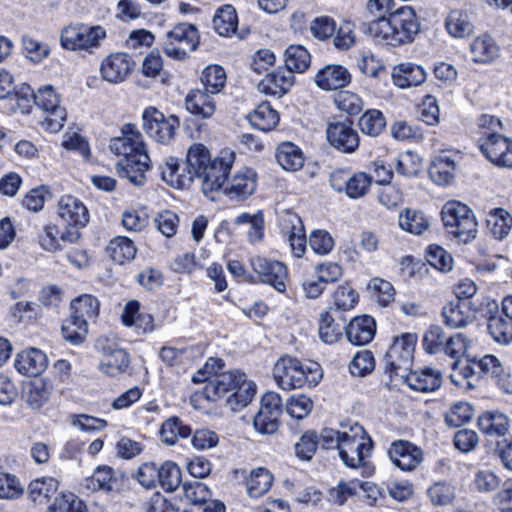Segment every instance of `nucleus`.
<instances>
[{"label": "nucleus", "mask_w": 512, "mask_h": 512, "mask_svg": "<svg viewBox=\"0 0 512 512\" xmlns=\"http://www.w3.org/2000/svg\"><path fill=\"white\" fill-rule=\"evenodd\" d=\"M486 222L492 235L503 240L511 230L512 216L504 208H494L488 212Z\"/></svg>", "instance_id": "obj_39"}, {"label": "nucleus", "mask_w": 512, "mask_h": 512, "mask_svg": "<svg viewBox=\"0 0 512 512\" xmlns=\"http://www.w3.org/2000/svg\"><path fill=\"white\" fill-rule=\"evenodd\" d=\"M191 434V428L183 424L180 418L173 416L168 418L161 426L160 435L163 442L173 445L179 438H187Z\"/></svg>", "instance_id": "obj_48"}, {"label": "nucleus", "mask_w": 512, "mask_h": 512, "mask_svg": "<svg viewBox=\"0 0 512 512\" xmlns=\"http://www.w3.org/2000/svg\"><path fill=\"white\" fill-rule=\"evenodd\" d=\"M419 31L420 23L410 6L393 8L386 19L371 22L367 28L371 37L393 46L412 42Z\"/></svg>", "instance_id": "obj_2"}, {"label": "nucleus", "mask_w": 512, "mask_h": 512, "mask_svg": "<svg viewBox=\"0 0 512 512\" xmlns=\"http://www.w3.org/2000/svg\"><path fill=\"white\" fill-rule=\"evenodd\" d=\"M275 156L279 165L288 171L299 170L304 164L303 152L297 145L291 142L280 144Z\"/></svg>", "instance_id": "obj_37"}, {"label": "nucleus", "mask_w": 512, "mask_h": 512, "mask_svg": "<svg viewBox=\"0 0 512 512\" xmlns=\"http://www.w3.org/2000/svg\"><path fill=\"white\" fill-rule=\"evenodd\" d=\"M272 482V474L267 469L259 467L252 470L246 480L247 492L250 497H261L271 488Z\"/></svg>", "instance_id": "obj_43"}, {"label": "nucleus", "mask_w": 512, "mask_h": 512, "mask_svg": "<svg viewBox=\"0 0 512 512\" xmlns=\"http://www.w3.org/2000/svg\"><path fill=\"white\" fill-rule=\"evenodd\" d=\"M118 483L115 471L106 465L98 466L90 477L84 480V486L91 492H112Z\"/></svg>", "instance_id": "obj_33"}, {"label": "nucleus", "mask_w": 512, "mask_h": 512, "mask_svg": "<svg viewBox=\"0 0 512 512\" xmlns=\"http://www.w3.org/2000/svg\"><path fill=\"white\" fill-rule=\"evenodd\" d=\"M162 179L170 186L176 189H183L193 182L196 178L190 169L186 168L185 162L180 165L177 158L169 157L166 159L161 171Z\"/></svg>", "instance_id": "obj_26"}, {"label": "nucleus", "mask_w": 512, "mask_h": 512, "mask_svg": "<svg viewBox=\"0 0 512 512\" xmlns=\"http://www.w3.org/2000/svg\"><path fill=\"white\" fill-rule=\"evenodd\" d=\"M133 66L134 61L127 53H112L101 62V78L112 84L121 83L129 76Z\"/></svg>", "instance_id": "obj_17"}, {"label": "nucleus", "mask_w": 512, "mask_h": 512, "mask_svg": "<svg viewBox=\"0 0 512 512\" xmlns=\"http://www.w3.org/2000/svg\"><path fill=\"white\" fill-rule=\"evenodd\" d=\"M339 447V457L349 468H362L363 475L369 476L373 472L372 466L366 461L370 456L373 442L365 429L355 423L345 430Z\"/></svg>", "instance_id": "obj_4"}, {"label": "nucleus", "mask_w": 512, "mask_h": 512, "mask_svg": "<svg viewBox=\"0 0 512 512\" xmlns=\"http://www.w3.org/2000/svg\"><path fill=\"white\" fill-rule=\"evenodd\" d=\"M358 126L362 133L376 137L384 130L386 121L379 110L371 109L359 118Z\"/></svg>", "instance_id": "obj_53"}, {"label": "nucleus", "mask_w": 512, "mask_h": 512, "mask_svg": "<svg viewBox=\"0 0 512 512\" xmlns=\"http://www.w3.org/2000/svg\"><path fill=\"white\" fill-rule=\"evenodd\" d=\"M284 229L289 232L288 240L293 254L298 258L302 257L306 250V237L301 218L295 213H287Z\"/></svg>", "instance_id": "obj_32"}, {"label": "nucleus", "mask_w": 512, "mask_h": 512, "mask_svg": "<svg viewBox=\"0 0 512 512\" xmlns=\"http://www.w3.org/2000/svg\"><path fill=\"white\" fill-rule=\"evenodd\" d=\"M472 60L476 63H490L499 57L500 49L490 35L476 37L470 44Z\"/></svg>", "instance_id": "obj_34"}, {"label": "nucleus", "mask_w": 512, "mask_h": 512, "mask_svg": "<svg viewBox=\"0 0 512 512\" xmlns=\"http://www.w3.org/2000/svg\"><path fill=\"white\" fill-rule=\"evenodd\" d=\"M105 38L106 31L101 26L75 24L62 30L60 42L65 49L93 53Z\"/></svg>", "instance_id": "obj_9"}, {"label": "nucleus", "mask_w": 512, "mask_h": 512, "mask_svg": "<svg viewBox=\"0 0 512 512\" xmlns=\"http://www.w3.org/2000/svg\"><path fill=\"white\" fill-rule=\"evenodd\" d=\"M447 335L438 325L430 326L423 337V348L429 354H437L443 352Z\"/></svg>", "instance_id": "obj_58"}, {"label": "nucleus", "mask_w": 512, "mask_h": 512, "mask_svg": "<svg viewBox=\"0 0 512 512\" xmlns=\"http://www.w3.org/2000/svg\"><path fill=\"white\" fill-rule=\"evenodd\" d=\"M422 169V159L412 151L399 154L396 163V171L405 177L416 176Z\"/></svg>", "instance_id": "obj_57"}, {"label": "nucleus", "mask_w": 512, "mask_h": 512, "mask_svg": "<svg viewBox=\"0 0 512 512\" xmlns=\"http://www.w3.org/2000/svg\"><path fill=\"white\" fill-rule=\"evenodd\" d=\"M235 161V153L229 149L222 150L212 159L201 176L202 192L209 196L224 188L228 175Z\"/></svg>", "instance_id": "obj_11"}, {"label": "nucleus", "mask_w": 512, "mask_h": 512, "mask_svg": "<svg viewBox=\"0 0 512 512\" xmlns=\"http://www.w3.org/2000/svg\"><path fill=\"white\" fill-rule=\"evenodd\" d=\"M393 82L401 89L418 86L425 82L426 72L423 67L412 63H401L393 69Z\"/></svg>", "instance_id": "obj_31"}, {"label": "nucleus", "mask_w": 512, "mask_h": 512, "mask_svg": "<svg viewBox=\"0 0 512 512\" xmlns=\"http://www.w3.org/2000/svg\"><path fill=\"white\" fill-rule=\"evenodd\" d=\"M46 512H84V505L74 494L56 497Z\"/></svg>", "instance_id": "obj_64"}, {"label": "nucleus", "mask_w": 512, "mask_h": 512, "mask_svg": "<svg viewBox=\"0 0 512 512\" xmlns=\"http://www.w3.org/2000/svg\"><path fill=\"white\" fill-rule=\"evenodd\" d=\"M475 366L479 370L480 376H488L496 380L498 385L508 390L509 375L505 372L500 360L494 355H485L475 362Z\"/></svg>", "instance_id": "obj_36"}, {"label": "nucleus", "mask_w": 512, "mask_h": 512, "mask_svg": "<svg viewBox=\"0 0 512 512\" xmlns=\"http://www.w3.org/2000/svg\"><path fill=\"white\" fill-rule=\"evenodd\" d=\"M399 226L415 235H422L430 226V221L424 212L415 209H405L399 214Z\"/></svg>", "instance_id": "obj_40"}, {"label": "nucleus", "mask_w": 512, "mask_h": 512, "mask_svg": "<svg viewBox=\"0 0 512 512\" xmlns=\"http://www.w3.org/2000/svg\"><path fill=\"white\" fill-rule=\"evenodd\" d=\"M182 489L185 498L193 504H205L211 497L209 488L202 482L197 480L184 482Z\"/></svg>", "instance_id": "obj_63"}, {"label": "nucleus", "mask_w": 512, "mask_h": 512, "mask_svg": "<svg viewBox=\"0 0 512 512\" xmlns=\"http://www.w3.org/2000/svg\"><path fill=\"white\" fill-rule=\"evenodd\" d=\"M456 172L457 163L445 153L436 156L429 167V176L438 185L450 184L454 180Z\"/></svg>", "instance_id": "obj_30"}, {"label": "nucleus", "mask_w": 512, "mask_h": 512, "mask_svg": "<svg viewBox=\"0 0 512 512\" xmlns=\"http://www.w3.org/2000/svg\"><path fill=\"white\" fill-rule=\"evenodd\" d=\"M213 95L214 94H210V92L205 89L191 90L185 99L187 111L202 119L212 117L216 111V102Z\"/></svg>", "instance_id": "obj_25"}, {"label": "nucleus", "mask_w": 512, "mask_h": 512, "mask_svg": "<svg viewBox=\"0 0 512 512\" xmlns=\"http://www.w3.org/2000/svg\"><path fill=\"white\" fill-rule=\"evenodd\" d=\"M445 27L447 32L455 38H463L473 31L468 14L462 10L450 11L445 20Z\"/></svg>", "instance_id": "obj_44"}, {"label": "nucleus", "mask_w": 512, "mask_h": 512, "mask_svg": "<svg viewBox=\"0 0 512 512\" xmlns=\"http://www.w3.org/2000/svg\"><path fill=\"white\" fill-rule=\"evenodd\" d=\"M249 122L256 129L268 132L276 127L279 122L278 112L273 109L269 102H262L253 113L249 115Z\"/></svg>", "instance_id": "obj_38"}, {"label": "nucleus", "mask_w": 512, "mask_h": 512, "mask_svg": "<svg viewBox=\"0 0 512 512\" xmlns=\"http://www.w3.org/2000/svg\"><path fill=\"white\" fill-rule=\"evenodd\" d=\"M442 221L449 235L467 244L477 236L478 223L473 211L458 201H448L442 208Z\"/></svg>", "instance_id": "obj_6"}, {"label": "nucleus", "mask_w": 512, "mask_h": 512, "mask_svg": "<svg viewBox=\"0 0 512 512\" xmlns=\"http://www.w3.org/2000/svg\"><path fill=\"white\" fill-rule=\"evenodd\" d=\"M294 83V75L285 69H278L267 74L259 83L261 93L281 97L288 92Z\"/></svg>", "instance_id": "obj_24"}, {"label": "nucleus", "mask_w": 512, "mask_h": 512, "mask_svg": "<svg viewBox=\"0 0 512 512\" xmlns=\"http://www.w3.org/2000/svg\"><path fill=\"white\" fill-rule=\"evenodd\" d=\"M426 260L431 266L442 272L450 271L453 266L452 256L445 249L435 244L428 246Z\"/></svg>", "instance_id": "obj_60"}, {"label": "nucleus", "mask_w": 512, "mask_h": 512, "mask_svg": "<svg viewBox=\"0 0 512 512\" xmlns=\"http://www.w3.org/2000/svg\"><path fill=\"white\" fill-rule=\"evenodd\" d=\"M273 375L278 386L287 391L306 385L313 387L321 378L316 364L306 366L297 358L290 356L281 357L275 363Z\"/></svg>", "instance_id": "obj_5"}, {"label": "nucleus", "mask_w": 512, "mask_h": 512, "mask_svg": "<svg viewBox=\"0 0 512 512\" xmlns=\"http://www.w3.org/2000/svg\"><path fill=\"white\" fill-rule=\"evenodd\" d=\"M35 104L47 113L42 125L50 132L62 129L66 121V110L60 106V98L51 85H46L33 93Z\"/></svg>", "instance_id": "obj_12"}, {"label": "nucleus", "mask_w": 512, "mask_h": 512, "mask_svg": "<svg viewBox=\"0 0 512 512\" xmlns=\"http://www.w3.org/2000/svg\"><path fill=\"white\" fill-rule=\"evenodd\" d=\"M358 301V294L349 286H339L334 293L333 305L330 313H339L352 309Z\"/></svg>", "instance_id": "obj_56"}, {"label": "nucleus", "mask_w": 512, "mask_h": 512, "mask_svg": "<svg viewBox=\"0 0 512 512\" xmlns=\"http://www.w3.org/2000/svg\"><path fill=\"white\" fill-rule=\"evenodd\" d=\"M128 353L121 348L103 347V356L99 363V370L111 377L124 373L129 367Z\"/></svg>", "instance_id": "obj_29"}, {"label": "nucleus", "mask_w": 512, "mask_h": 512, "mask_svg": "<svg viewBox=\"0 0 512 512\" xmlns=\"http://www.w3.org/2000/svg\"><path fill=\"white\" fill-rule=\"evenodd\" d=\"M256 189V172L252 169H242L236 172L224 186V193L231 199L244 200L251 196Z\"/></svg>", "instance_id": "obj_20"}, {"label": "nucleus", "mask_w": 512, "mask_h": 512, "mask_svg": "<svg viewBox=\"0 0 512 512\" xmlns=\"http://www.w3.org/2000/svg\"><path fill=\"white\" fill-rule=\"evenodd\" d=\"M58 486L59 483L57 479L43 477L33 480L28 486V491L31 498L36 501L41 497L48 498L53 495L57 491Z\"/></svg>", "instance_id": "obj_62"}, {"label": "nucleus", "mask_w": 512, "mask_h": 512, "mask_svg": "<svg viewBox=\"0 0 512 512\" xmlns=\"http://www.w3.org/2000/svg\"><path fill=\"white\" fill-rule=\"evenodd\" d=\"M388 455L391 462L403 471L414 470L423 460L421 449L406 440L393 441Z\"/></svg>", "instance_id": "obj_18"}, {"label": "nucleus", "mask_w": 512, "mask_h": 512, "mask_svg": "<svg viewBox=\"0 0 512 512\" xmlns=\"http://www.w3.org/2000/svg\"><path fill=\"white\" fill-rule=\"evenodd\" d=\"M143 129L156 142L167 144L175 136L180 126L179 118L175 115L165 117L155 107H148L142 114Z\"/></svg>", "instance_id": "obj_13"}, {"label": "nucleus", "mask_w": 512, "mask_h": 512, "mask_svg": "<svg viewBox=\"0 0 512 512\" xmlns=\"http://www.w3.org/2000/svg\"><path fill=\"white\" fill-rule=\"evenodd\" d=\"M344 326L336 323L329 311L320 314L319 337L326 344L336 343L342 337Z\"/></svg>", "instance_id": "obj_51"}, {"label": "nucleus", "mask_w": 512, "mask_h": 512, "mask_svg": "<svg viewBox=\"0 0 512 512\" xmlns=\"http://www.w3.org/2000/svg\"><path fill=\"white\" fill-rule=\"evenodd\" d=\"M14 365L21 374L35 377L46 369L47 357L41 350L31 348L20 352Z\"/></svg>", "instance_id": "obj_27"}, {"label": "nucleus", "mask_w": 512, "mask_h": 512, "mask_svg": "<svg viewBox=\"0 0 512 512\" xmlns=\"http://www.w3.org/2000/svg\"><path fill=\"white\" fill-rule=\"evenodd\" d=\"M122 321L126 326H134L139 333L154 330V318L150 314L139 313V303L137 301H130L126 304Z\"/></svg>", "instance_id": "obj_35"}, {"label": "nucleus", "mask_w": 512, "mask_h": 512, "mask_svg": "<svg viewBox=\"0 0 512 512\" xmlns=\"http://www.w3.org/2000/svg\"><path fill=\"white\" fill-rule=\"evenodd\" d=\"M198 43L197 28L189 23H180L167 32L162 48L167 56L182 60L197 48Z\"/></svg>", "instance_id": "obj_10"}, {"label": "nucleus", "mask_w": 512, "mask_h": 512, "mask_svg": "<svg viewBox=\"0 0 512 512\" xmlns=\"http://www.w3.org/2000/svg\"><path fill=\"white\" fill-rule=\"evenodd\" d=\"M473 416V408L467 402L454 404L445 414V422L450 427H460L469 422Z\"/></svg>", "instance_id": "obj_61"}, {"label": "nucleus", "mask_w": 512, "mask_h": 512, "mask_svg": "<svg viewBox=\"0 0 512 512\" xmlns=\"http://www.w3.org/2000/svg\"><path fill=\"white\" fill-rule=\"evenodd\" d=\"M416 341L417 336L413 333H404L394 338L384 357V373L389 381L398 380V376L410 370Z\"/></svg>", "instance_id": "obj_7"}, {"label": "nucleus", "mask_w": 512, "mask_h": 512, "mask_svg": "<svg viewBox=\"0 0 512 512\" xmlns=\"http://www.w3.org/2000/svg\"><path fill=\"white\" fill-rule=\"evenodd\" d=\"M479 430L487 436H505L510 427V421L506 414L499 410L483 412L477 419Z\"/></svg>", "instance_id": "obj_28"}, {"label": "nucleus", "mask_w": 512, "mask_h": 512, "mask_svg": "<svg viewBox=\"0 0 512 512\" xmlns=\"http://www.w3.org/2000/svg\"><path fill=\"white\" fill-rule=\"evenodd\" d=\"M61 332L65 340L72 344H80L86 338L88 327L85 320L71 313V315L64 320Z\"/></svg>", "instance_id": "obj_49"}, {"label": "nucleus", "mask_w": 512, "mask_h": 512, "mask_svg": "<svg viewBox=\"0 0 512 512\" xmlns=\"http://www.w3.org/2000/svg\"><path fill=\"white\" fill-rule=\"evenodd\" d=\"M228 406L234 410L246 407L256 394V385L247 380L246 375L239 371L221 373L204 387V395L209 401H217L227 393Z\"/></svg>", "instance_id": "obj_3"}, {"label": "nucleus", "mask_w": 512, "mask_h": 512, "mask_svg": "<svg viewBox=\"0 0 512 512\" xmlns=\"http://www.w3.org/2000/svg\"><path fill=\"white\" fill-rule=\"evenodd\" d=\"M398 380L407 383L412 390L428 392L434 391L441 386L442 377L439 371L432 368L416 371L410 369L403 376H398Z\"/></svg>", "instance_id": "obj_22"}, {"label": "nucleus", "mask_w": 512, "mask_h": 512, "mask_svg": "<svg viewBox=\"0 0 512 512\" xmlns=\"http://www.w3.org/2000/svg\"><path fill=\"white\" fill-rule=\"evenodd\" d=\"M442 316L447 326L462 328L476 320L477 310L472 307L470 301L455 300L443 307Z\"/></svg>", "instance_id": "obj_19"}, {"label": "nucleus", "mask_w": 512, "mask_h": 512, "mask_svg": "<svg viewBox=\"0 0 512 512\" xmlns=\"http://www.w3.org/2000/svg\"><path fill=\"white\" fill-rule=\"evenodd\" d=\"M487 328L495 342L509 344L512 341V322L500 312L489 317Z\"/></svg>", "instance_id": "obj_46"}, {"label": "nucleus", "mask_w": 512, "mask_h": 512, "mask_svg": "<svg viewBox=\"0 0 512 512\" xmlns=\"http://www.w3.org/2000/svg\"><path fill=\"white\" fill-rule=\"evenodd\" d=\"M57 213L67 225L60 234V239L64 243H77L81 238L79 230L84 228L90 219L87 207L78 198L65 195L58 201Z\"/></svg>", "instance_id": "obj_8"}, {"label": "nucleus", "mask_w": 512, "mask_h": 512, "mask_svg": "<svg viewBox=\"0 0 512 512\" xmlns=\"http://www.w3.org/2000/svg\"><path fill=\"white\" fill-rule=\"evenodd\" d=\"M328 142L344 153H352L359 146V135L351 121L329 123L326 129Z\"/></svg>", "instance_id": "obj_16"}, {"label": "nucleus", "mask_w": 512, "mask_h": 512, "mask_svg": "<svg viewBox=\"0 0 512 512\" xmlns=\"http://www.w3.org/2000/svg\"><path fill=\"white\" fill-rule=\"evenodd\" d=\"M348 180L345 193L351 199L363 197L372 184V177L364 172L350 174Z\"/></svg>", "instance_id": "obj_59"}, {"label": "nucleus", "mask_w": 512, "mask_h": 512, "mask_svg": "<svg viewBox=\"0 0 512 512\" xmlns=\"http://www.w3.org/2000/svg\"><path fill=\"white\" fill-rule=\"evenodd\" d=\"M238 18L236 10L231 5H224L217 9L213 17V27L221 36H230L236 32Z\"/></svg>", "instance_id": "obj_41"}, {"label": "nucleus", "mask_w": 512, "mask_h": 512, "mask_svg": "<svg viewBox=\"0 0 512 512\" xmlns=\"http://www.w3.org/2000/svg\"><path fill=\"white\" fill-rule=\"evenodd\" d=\"M72 314L85 320H94L99 314V302L92 295H82L71 303Z\"/></svg>", "instance_id": "obj_52"}, {"label": "nucleus", "mask_w": 512, "mask_h": 512, "mask_svg": "<svg viewBox=\"0 0 512 512\" xmlns=\"http://www.w3.org/2000/svg\"><path fill=\"white\" fill-rule=\"evenodd\" d=\"M211 160L209 150L204 145L194 144L188 149L185 165L200 180Z\"/></svg>", "instance_id": "obj_42"}, {"label": "nucleus", "mask_w": 512, "mask_h": 512, "mask_svg": "<svg viewBox=\"0 0 512 512\" xmlns=\"http://www.w3.org/2000/svg\"><path fill=\"white\" fill-rule=\"evenodd\" d=\"M251 265L263 283L271 285L278 292L286 290L288 272L282 262L257 256L251 259Z\"/></svg>", "instance_id": "obj_15"}, {"label": "nucleus", "mask_w": 512, "mask_h": 512, "mask_svg": "<svg viewBox=\"0 0 512 512\" xmlns=\"http://www.w3.org/2000/svg\"><path fill=\"white\" fill-rule=\"evenodd\" d=\"M136 251L133 241L127 237H116L110 241L107 247L110 257L118 264L132 260L135 257Z\"/></svg>", "instance_id": "obj_47"}, {"label": "nucleus", "mask_w": 512, "mask_h": 512, "mask_svg": "<svg viewBox=\"0 0 512 512\" xmlns=\"http://www.w3.org/2000/svg\"><path fill=\"white\" fill-rule=\"evenodd\" d=\"M480 150L494 165L512 168V140L498 132L480 138Z\"/></svg>", "instance_id": "obj_14"}, {"label": "nucleus", "mask_w": 512, "mask_h": 512, "mask_svg": "<svg viewBox=\"0 0 512 512\" xmlns=\"http://www.w3.org/2000/svg\"><path fill=\"white\" fill-rule=\"evenodd\" d=\"M201 82L210 94H218L225 86L226 73L221 66H208L202 72Z\"/></svg>", "instance_id": "obj_54"}, {"label": "nucleus", "mask_w": 512, "mask_h": 512, "mask_svg": "<svg viewBox=\"0 0 512 512\" xmlns=\"http://www.w3.org/2000/svg\"><path fill=\"white\" fill-rule=\"evenodd\" d=\"M346 337L353 345H366L370 343L376 333V322L368 315L353 318L345 328Z\"/></svg>", "instance_id": "obj_23"}, {"label": "nucleus", "mask_w": 512, "mask_h": 512, "mask_svg": "<svg viewBox=\"0 0 512 512\" xmlns=\"http://www.w3.org/2000/svg\"><path fill=\"white\" fill-rule=\"evenodd\" d=\"M109 148L115 155L123 156L116 165L119 175L135 186L144 185L145 173L150 169V158L137 127L131 123L125 124L121 128V135L111 139Z\"/></svg>", "instance_id": "obj_1"}, {"label": "nucleus", "mask_w": 512, "mask_h": 512, "mask_svg": "<svg viewBox=\"0 0 512 512\" xmlns=\"http://www.w3.org/2000/svg\"><path fill=\"white\" fill-rule=\"evenodd\" d=\"M50 393L51 386L43 379H34L27 386L25 400L31 408L38 409L48 401Z\"/></svg>", "instance_id": "obj_50"}, {"label": "nucleus", "mask_w": 512, "mask_h": 512, "mask_svg": "<svg viewBox=\"0 0 512 512\" xmlns=\"http://www.w3.org/2000/svg\"><path fill=\"white\" fill-rule=\"evenodd\" d=\"M311 56L308 50L302 45H290L285 50V70L302 73L310 65Z\"/></svg>", "instance_id": "obj_45"}, {"label": "nucleus", "mask_w": 512, "mask_h": 512, "mask_svg": "<svg viewBox=\"0 0 512 512\" xmlns=\"http://www.w3.org/2000/svg\"><path fill=\"white\" fill-rule=\"evenodd\" d=\"M315 84L322 90L341 89L351 82L350 72L342 65L329 64L315 75Z\"/></svg>", "instance_id": "obj_21"}, {"label": "nucleus", "mask_w": 512, "mask_h": 512, "mask_svg": "<svg viewBox=\"0 0 512 512\" xmlns=\"http://www.w3.org/2000/svg\"><path fill=\"white\" fill-rule=\"evenodd\" d=\"M158 483L167 492H173L174 490H176L181 484L180 468L174 462H164L159 467Z\"/></svg>", "instance_id": "obj_55"}]
</instances>
